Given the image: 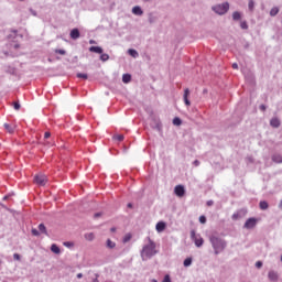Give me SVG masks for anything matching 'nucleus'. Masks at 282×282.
Wrapping results in <instances>:
<instances>
[{
	"label": "nucleus",
	"mask_w": 282,
	"mask_h": 282,
	"mask_svg": "<svg viewBox=\"0 0 282 282\" xmlns=\"http://www.w3.org/2000/svg\"><path fill=\"white\" fill-rule=\"evenodd\" d=\"M268 208H269L268 202L261 200L260 202V209L261 210H268Z\"/></svg>",
	"instance_id": "nucleus-28"
},
{
	"label": "nucleus",
	"mask_w": 282,
	"mask_h": 282,
	"mask_svg": "<svg viewBox=\"0 0 282 282\" xmlns=\"http://www.w3.org/2000/svg\"><path fill=\"white\" fill-rule=\"evenodd\" d=\"M89 52H93L95 54H102L104 50L100 46H90Z\"/></svg>",
	"instance_id": "nucleus-16"
},
{
	"label": "nucleus",
	"mask_w": 282,
	"mask_h": 282,
	"mask_svg": "<svg viewBox=\"0 0 282 282\" xmlns=\"http://www.w3.org/2000/svg\"><path fill=\"white\" fill-rule=\"evenodd\" d=\"M70 39H73V41L80 39V31H78V29H73L70 31Z\"/></svg>",
	"instance_id": "nucleus-14"
},
{
	"label": "nucleus",
	"mask_w": 282,
	"mask_h": 282,
	"mask_svg": "<svg viewBox=\"0 0 282 282\" xmlns=\"http://www.w3.org/2000/svg\"><path fill=\"white\" fill-rule=\"evenodd\" d=\"M108 59H109V54H107V53H101V55H100V61H102V63H107Z\"/></svg>",
	"instance_id": "nucleus-30"
},
{
	"label": "nucleus",
	"mask_w": 282,
	"mask_h": 282,
	"mask_svg": "<svg viewBox=\"0 0 282 282\" xmlns=\"http://www.w3.org/2000/svg\"><path fill=\"white\" fill-rule=\"evenodd\" d=\"M128 54L129 56H132V58H138V56H140V54L138 53V51L133 50V48H129L128 50Z\"/></svg>",
	"instance_id": "nucleus-19"
},
{
	"label": "nucleus",
	"mask_w": 282,
	"mask_h": 282,
	"mask_svg": "<svg viewBox=\"0 0 282 282\" xmlns=\"http://www.w3.org/2000/svg\"><path fill=\"white\" fill-rule=\"evenodd\" d=\"M17 34H19V31H17V30H11V33L7 36V39H8L9 41H12V40L17 39Z\"/></svg>",
	"instance_id": "nucleus-18"
},
{
	"label": "nucleus",
	"mask_w": 282,
	"mask_h": 282,
	"mask_svg": "<svg viewBox=\"0 0 282 282\" xmlns=\"http://www.w3.org/2000/svg\"><path fill=\"white\" fill-rule=\"evenodd\" d=\"M132 14H135V17H142L144 14V11H142V8L140 6H135L132 8Z\"/></svg>",
	"instance_id": "nucleus-12"
},
{
	"label": "nucleus",
	"mask_w": 282,
	"mask_h": 282,
	"mask_svg": "<svg viewBox=\"0 0 282 282\" xmlns=\"http://www.w3.org/2000/svg\"><path fill=\"white\" fill-rule=\"evenodd\" d=\"M215 203L213 200L207 202V206H213Z\"/></svg>",
	"instance_id": "nucleus-50"
},
{
	"label": "nucleus",
	"mask_w": 282,
	"mask_h": 282,
	"mask_svg": "<svg viewBox=\"0 0 282 282\" xmlns=\"http://www.w3.org/2000/svg\"><path fill=\"white\" fill-rule=\"evenodd\" d=\"M39 230L42 232V235H47V228H45L44 224L39 225Z\"/></svg>",
	"instance_id": "nucleus-29"
},
{
	"label": "nucleus",
	"mask_w": 282,
	"mask_h": 282,
	"mask_svg": "<svg viewBox=\"0 0 282 282\" xmlns=\"http://www.w3.org/2000/svg\"><path fill=\"white\" fill-rule=\"evenodd\" d=\"M115 138H116V140H118L119 142H122V140H124V135H122V134H117Z\"/></svg>",
	"instance_id": "nucleus-36"
},
{
	"label": "nucleus",
	"mask_w": 282,
	"mask_h": 282,
	"mask_svg": "<svg viewBox=\"0 0 282 282\" xmlns=\"http://www.w3.org/2000/svg\"><path fill=\"white\" fill-rule=\"evenodd\" d=\"M248 8H249L250 12H252L254 10V0H249Z\"/></svg>",
	"instance_id": "nucleus-32"
},
{
	"label": "nucleus",
	"mask_w": 282,
	"mask_h": 282,
	"mask_svg": "<svg viewBox=\"0 0 282 282\" xmlns=\"http://www.w3.org/2000/svg\"><path fill=\"white\" fill-rule=\"evenodd\" d=\"M191 239H193V241L195 242L196 248H202V246H204V238H202L200 236L197 237L195 230L191 231Z\"/></svg>",
	"instance_id": "nucleus-4"
},
{
	"label": "nucleus",
	"mask_w": 282,
	"mask_h": 282,
	"mask_svg": "<svg viewBox=\"0 0 282 282\" xmlns=\"http://www.w3.org/2000/svg\"><path fill=\"white\" fill-rule=\"evenodd\" d=\"M279 14V8L278 7H273L270 10V17H276Z\"/></svg>",
	"instance_id": "nucleus-27"
},
{
	"label": "nucleus",
	"mask_w": 282,
	"mask_h": 282,
	"mask_svg": "<svg viewBox=\"0 0 282 282\" xmlns=\"http://www.w3.org/2000/svg\"><path fill=\"white\" fill-rule=\"evenodd\" d=\"M51 251L54 253V254H58L61 252V248H58L55 243H53L51 246Z\"/></svg>",
	"instance_id": "nucleus-23"
},
{
	"label": "nucleus",
	"mask_w": 282,
	"mask_h": 282,
	"mask_svg": "<svg viewBox=\"0 0 282 282\" xmlns=\"http://www.w3.org/2000/svg\"><path fill=\"white\" fill-rule=\"evenodd\" d=\"M173 124L175 127H180L182 124V119H180V117H176L173 119Z\"/></svg>",
	"instance_id": "nucleus-31"
},
{
	"label": "nucleus",
	"mask_w": 282,
	"mask_h": 282,
	"mask_svg": "<svg viewBox=\"0 0 282 282\" xmlns=\"http://www.w3.org/2000/svg\"><path fill=\"white\" fill-rule=\"evenodd\" d=\"M209 242L214 249V254H221V252H224L228 246L226 240L217 236H210Z\"/></svg>",
	"instance_id": "nucleus-2"
},
{
	"label": "nucleus",
	"mask_w": 282,
	"mask_h": 282,
	"mask_svg": "<svg viewBox=\"0 0 282 282\" xmlns=\"http://www.w3.org/2000/svg\"><path fill=\"white\" fill-rule=\"evenodd\" d=\"M122 83H126V84L131 83V75L123 74L122 75Z\"/></svg>",
	"instance_id": "nucleus-24"
},
{
	"label": "nucleus",
	"mask_w": 282,
	"mask_h": 282,
	"mask_svg": "<svg viewBox=\"0 0 282 282\" xmlns=\"http://www.w3.org/2000/svg\"><path fill=\"white\" fill-rule=\"evenodd\" d=\"M30 12H31V14H32L33 17H36V11H35V10L30 9Z\"/></svg>",
	"instance_id": "nucleus-48"
},
{
	"label": "nucleus",
	"mask_w": 282,
	"mask_h": 282,
	"mask_svg": "<svg viewBox=\"0 0 282 282\" xmlns=\"http://www.w3.org/2000/svg\"><path fill=\"white\" fill-rule=\"evenodd\" d=\"M77 279H83V273H78Z\"/></svg>",
	"instance_id": "nucleus-53"
},
{
	"label": "nucleus",
	"mask_w": 282,
	"mask_h": 282,
	"mask_svg": "<svg viewBox=\"0 0 282 282\" xmlns=\"http://www.w3.org/2000/svg\"><path fill=\"white\" fill-rule=\"evenodd\" d=\"M213 12H215L216 14H219L220 17L226 14V12H228V10H230V4L228 2H224L220 4H215L214 7H212Z\"/></svg>",
	"instance_id": "nucleus-3"
},
{
	"label": "nucleus",
	"mask_w": 282,
	"mask_h": 282,
	"mask_svg": "<svg viewBox=\"0 0 282 282\" xmlns=\"http://www.w3.org/2000/svg\"><path fill=\"white\" fill-rule=\"evenodd\" d=\"M64 246H65V248H74V242L65 241Z\"/></svg>",
	"instance_id": "nucleus-35"
},
{
	"label": "nucleus",
	"mask_w": 282,
	"mask_h": 282,
	"mask_svg": "<svg viewBox=\"0 0 282 282\" xmlns=\"http://www.w3.org/2000/svg\"><path fill=\"white\" fill-rule=\"evenodd\" d=\"M265 109H268V107H265V105H260V111H265Z\"/></svg>",
	"instance_id": "nucleus-45"
},
{
	"label": "nucleus",
	"mask_w": 282,
	"mask_h": 282,
	"mask_svg": "<svg viewBox=\"0 0 282 282\" xmlns=\"http://www.w3.org/2000/svg\"><path fill=\"white\" fill-rule=\"evenodd\" d=\"M272 162H275V164H282V155L281 154H273L272 155Z\"/></svg>",
	"instance_id": "nucleus-17"
},
{
	"label": "nucleus",
	"mask_w": 282,
	"mask_h": 282,
	"mask_svg": "<svg viewBox=\"0 0 282 282\" xmlns=\"http://www.w3.org/2000/svg\"><path fill=\"white\" fill-rule=\"evenodd\" d=\"M246 217V209H239L238 212L234 213L231 219L237 221L239 219H243Z\"/></svg>",
	"instance_id": "nucleus-8"
},
{
	"label": "nucleus",
	"mask_w": 282,
	"mask_h": 282,
	"mask_svg": "<svg viewBox=\"0 0 282 282\" xmlns=\"http://www.w3.org/2000/svg\"><path fill=\"white\" fill-rule=\"evenodd\" d=\"M56 54H61L62 56H65V50H56Z\"/></svg>",
	"instance_id": "nucleus-43"
},
{
	"label": "nucleus",
	"mask_w": 282,
	"mask_h": 282,
	"mask_svg": "<svg viewBox=\"0 0 282 282\" xmlns=\"http://www.w3.org/2000/svg\"><path fill=\"white\" fill-rule=\"evenodd\" d=\"M155 228L158 232H164V230L166 229V223L160 221L156 224Z\"/></svg>",
	"instance_id": "nucleus-15"
},
{
	"label": "nucleus",
	"mask_w": 282,
	"mask_h": 282,
	"mask_svg": "<svg viewBox=\"0 0 282 282\" xmlns=\"http://www.w3.org/2000/svg\"><path fill=\"white\" fill-rule=\"evenodd\" d=\"M106 246L107 248H109L110 250H112V248H116V242H113L111 239H108L106 241Z\"/></svg>",
	"instance_id": "nucleus-26"
},
{
	"label": "nucleus",
	"mask_w": 282,
	"mask_h": 282,
	"mask_svg": "<svg viewBox=\"0 0 282 282\" xmlns=\"http://www.w3.org/2000/svg\"><path fill=\"white\" fill-rule=\"evenodd\" d=\"M159 19H160V15L155 12H151L148 15L149 23H158Z\"/></svg>",
	"instance_id": "nucleus-10"
},
{
	"label": "nucleus",
	"mask_w": 282,
	"mask_h": 282,
	"mask_svg": "<svg viewBox=\"0 0 282 282\" xmlns=\"http://www.w3.org/2000/svg\"><path fill=\"white\" fill-rule=\"evenodd\" d=\"M110 232H116V227H112V228L110 229Z\"/></svg>",
	"instance_id": "nucleus-56"
},
{
	"label": "nucleus",
	"mask_w": 282,
	"mask_h": 282,
	"mask_svg": "<svg viewBox=\"0 0 282 282\" xmlns=\"http://www.w3.org/2000/svg\"><path fill=\"white\" fill-rule=\"evenodd\" d=\"M34 182L37 186H45V184H47V176H45V174L35 175Z\"/></svg>",
	"instance_id": "nucleus-5"
},
{
	"label": "nucleus",
	"mask_w": 282,
	"mask_h": 282,
	"mask_svg": "<svg viewBox=\"0 0 282 282\" xmlns=\"http://www.w3.org/2000/svg\"><path fill=\"white\" fill-rule=\"evenodd\" d=\"M51 135H52V133H50V132H45V133H44V138H45V140H47V138H51Z\"/></svg>",
	"instance_id": "nucleus-46"
},
{
	"label": "nucleus",
	"mask_w": 282,
	"mask_h": 282,
	"mask_svg": "<svg viewBox=\"0 0 282 282\" xmlns=\"http://www.w3.org/2000/svg\"><path fill=\"white\" fill-rule=\"evenodd\" d=\"M257 227V218H249L246 220L243 228L246 230H252V228Z\"/></svg>",
	"instance_id": "nucleus-6"
},
{
	"label": "nucleus",
	"mask_w": 282,
	"mask_h": 282,
	"mask_svg": "<svg viewBox=\"0 0 282 282\" xmlns=\"http://www.w3.org/2000/svg\"><path fill=\"white\" fill-rule=\"evenodd\" d=\"M174 193L177 197H184V195H186V188H184V185H176Z\"/></svg>",
	"instance_id": "nucleus-7"
},
{
	"label": "nucleus",
	"mask_w": 282,
	"mask_h": 282,
	"mask_svg": "<svg viewBox=\"0 0 282 282\" xmlns=\"http://www.w3.org/2000/svg\"><path fill=\"white\" fill-rule=\"evenodd\" d=\"M240 28H241L242 30H248V23L241 22V23H240Z\"/></svg>",
	"instance_id": "nucleus-38"
},
{
	"label": "nucleus",
	"mask_w": 282,
	"mask_h": 282,
	"mask_svg": "<svg viewBox=\"0 0 282 282\" xmlns=\"http://www.w3.org/2000/svg\"><path fill=\"white\" fill-rule=\"evenodd\" d=\"M189 94H191V90L188 88H186L184 90V95H183V100H184L186 107H191V100H188Z\"/></svg>",
	"instance_id": "nucleus-11"
},
{
	"label": "nucleus",
	"mask_w": 282,
	"mask_h": 282,
	"mask_svg": "<svg viewBox=\"0 0 282 282\" xmlns=\"http://www.w3.org/2000/svg\"><path fill=\"white\" fill-rule=\"evenodd\" d=\"M84 237H85L86 241H94V239H96V236L94 235V232L85 234Z\"/></svg>",
	"instance_id": "nucleus-20"
},
{
	"label": "nucleus",
	"mask_w": 282,
	"mask_h": 282,
	"mask_svg": "<svg viewBox=\"0 0 282 282\" xmlns=\"http://www.w3.org/2000/svg\"><path fill=\"white\" fill-rule=\"evenodd\" d=\"M270 124L271 127H273L274 129H279L281 127V120H279V118L274 117L270 120Z\"/></svg>",
	"instance_id": "nucleus-13"
},
{
	"label": "nucleus",
	"mask_w": 282,
	"mask_h": 282,
	"mask_svg": "<svg viewBox=\"0 0 282 282\" xmlns=\"http://www.w3.org/2000/svg\"><path fill=\"white\" fill-rule=\"evenodd\" d=\"M232 68H234V69H239V65H238L237 63H234V64H232Z\"/></svg>",
	"instance_id": "nucleus-49"
},
{
	"label": "nucleus",
	"mask_w": 282,
	"mask_h": 282,
	"mask_svg": "<svg viewBox=\"0 0 282 282\" xmlns=\"http://www.w3.org/2000/svg\"><path fill=\"white\" fill-rule=\"evenodd\" d=\"M162 282H172V281H171V275H169V274L164 275Z\"/></svg>",
	"instance_id": "nucleus-37"
},
{
	"label": "nucleus",
	"mask_w": 282,
	"mask_h": 282,
	"mask_svg": "<svg viewBox=\"0 0 282 282\" xmlns=\"http://www.w3.org/2000/svg\"><path fill=\"white\" fill-rule=\"evenodd\" d=\"M203 93H204V94H208V90H207V89H204Z\"/></svg>",
	"instance_id": "nucleus-57"
},
{
	"label": "nucleus",
	"mask_w": 282,
	"mask_h": 282,
	"mask_svg": "<svg viewBox=\"0 0 282 282\" xmlns=\"http://www.w3.org/2000/svg\"><path fill=\"white\" fill-rule=\"evenodd\" d=\"M89 43H90V45H94L96 43V41L90 40Z\"/></svg>",
	"instance_id": "nucleus-54"
},
{
	"label": "nucleus",
	"mask_w": 282,
	"mask_h": 282,
	"mask_svg": "<svg viewBox=\"0 0 282 282\" xmlns=\"http://www.w3.org/2000/svg\"><path fill=\"white\" fill-rule=\"evenodd\" d=\"M98 217H102V213H96L95 214V219H98Z\"/></svg>",
	"instance_id": "nucleus-47"
},
{
	"label": "nucleus",
	"mask_w": 282,
	"mask_h": 282,
	"mask_svg": "<svg viewBox=\"0 0 282 282\" xmlns=\"http://www.w3.org/2000/svg\"><path fill=\"white\" fill-rule=\"evenodd\" d=\"M32 235H33L34 237H39V236L41 235V232H39L37 229H32Z\"/></svg>",
	"instance_id": "nucleus-39"
},
{
	"label": "nucleus",
	"mask_w": 282,
	"mask_h": 282,
	"mask_svg": "<svg viewBox=\"0 0 282 282\" xmlns=\"http://www.w3.org/2000/svg\"><path fill=\"white\" fill-rule=\"evenodd\" d=\"M6 131H8V133H14V128L12 126H10L9 123H4L3 124Z\"/></svg>",
	"instance_id": "nucleus-25"
},
{
	"label": "nucleus",
	"mask_w": 282,
	"mask_h": 282,
	"mask_svg": "<svg viewBox=\"0 0 282 282\" xmlns=\"http://www.w3.org/2000/svg\"><path fill=\"white\" fill-rule=\"evenodd\" d=\"M256 268H258V269L263 268V262L257 261L256 262Z\"/></svg>",
	"instance_id": "nucleus-42"
},
{
	"label": "nucleus",
	"mask_w": 282,
	"mask_h": 282,
	"mask_svg": "<svg viewBox=\"0 0 282 282\" xmlns=\"http://www.w3.org/2000/svg\"><path fill=\"white\" fill-rule=\"evenodd\" d=\"M15 48H19V44H15Z\"/></svg>",
	"instance_id": "nucleus-58"
},
{
	"label": "nucleus",
	"mask_w": 282,
	"mask_h": 282,
	"mask_svg": "<svg viewBox=\"0 0 282 282\" xmlns=\"http://www.w3.org/2000/svg\"><path fill=\"white\" fill-rule=\"evenodd\" d=\"M128 208H133V204L129 203Z\"/></svg>",
	"instance_id": "nucleus-55"
},
{
	"label": "nucleus",
	"mask_w": 282,
	"mask_h": 282,
	"mask_svg": "<svg viewBox=\"0 0 282 282\" xmlns=\"http://www.w3.org/2000/svg\"><path fill=\"white\" fill-rule=\"evenodd\" d=\"M77 78H83L84 80H87V74L78 73Z\"/></svg>",
	"instance_id": "nucleus-34"
},
{
	"label": "nucleus",
	"mask_w": 282,
	"mask_h": 282,
	"mask_svg": "<svg viewBox=\"0 0 282 282\" xmlns=\"http://www.w3.org/2000/svg\"><path fill=\"white\" fill-rule=\"evenodd\" d=\"M13 259H14L15 261H21V256H20L19 253H14V254H13Z\"/></svg>",
	"instance_id": "nucleus-41"
},
{
	"label": "nucleus",
	"mask_w": 282,
	"mask_h": 282,
	"mask_svg": "<svg viewBox=\"0 0 282 282\" xmlns=\"http://www.w3.org/2000/svg\"><path fill=\"white\" fill-rule=\"evenodd\" d=\"M129 241H131V235H128L123 238V243H127Z\"/></svg>",
	"instance_id": "nucleus-40"
},
{
	"label": "nucleus",
	"mask_w": 282,
	"mask_h": 282,
	"mask_svg": "<svg viewBox=\"0 0 282 282\" xmlns=\"http://www.w3.org/2000/svg\"><path fill=\"white\" fill-rule=\"evenodd\" d=\"M268 279L269 281L271 282H276L279 281V272L274 271V270H271L268 272Z\"/></svg>",
	"instance_id": "nucleus-9"
},
{
	"label": "nucleus",
	"mask_w": 282,
	"mask_h": 282,
	"mask_svg": "<svg viewBox=\"0 0 282 282\" xmlns=\"http://www.w3.org/2000/svg\"><path fill=\"white\" fill-rule=\"evenodd\" d=\"M194 166H199V161L195 160L194 161Z\"/></svg>",
	"instance_id": "nucleus-51"
},
{
	"label": "nucleus",
	"mask_w": 282,
	"mask_h": 282,
	"mask_svg": "<svg viewBox=\"0 0 282 282\" xmlns=\"http://www.w3.org/2000/svg\"><path fill=\"white\" fill-rule=\"evenodd\" d=\"M183 265L185 268H191V265H193V258H186L183 262Z\"/></svg>",
	"instance_id": "nucleus-21"
},
{
	"label": "nucleus",
	"mask_w": 282,
	"mask_h": 282,
	"mask_svg": "<svg viewBox=\"0 0 282 282\" xmlns=\"http://www.w3.org/2000/svg\"><path fill=\"white\" fill-rule=\"evenodd\" d=\"M159 252L160 250H158V245L155 241L148 237L140 251V257L142 261H149L150 259H153V257H155V254Z\"/></svg>",
	"instance_id": "nucleus-1"
},
{
	"label": "nucleus",
	"mask_w": 282,
	"mask_h": 282,
	"mask_svg": "<svg viewBox=\"0 0 282 282\" xmlns=\"http://www.w3.org/2000/svg\"><path fill=\"white\" fill-rule=\"evenodd\" d=\"M199 221L200 224H206V216H200Z\"/></svg>",
	"instance_id": "nucleus-44"
},
{
	"label": "nucleus",
	"mask_w": 282,
	"mask_h": 282,
	"mask_svg": "<svg viewBox=\"0 0 282 282\" xmlns=\"http://www.w3.org/2000/svg\"><path fill=\"white\" fill-rule=\"evenodd\" d=\"M13 109H15V111H19V109H21V104H19V101L13 102Z\"/></svg>",
	"instance_id": "nucleus-33"
},
{
	"label": "nucleus",
	"mask_w": 282,
	"mask_h": 282,
	"mask_svg": "<svg viewBox=\"0 0 282 282\" xmlns=\"http://www.w3.org/2000/svg\"><path fill=\"white\" fill-rule=\"evenodd\" d=\"M4 199H8V196H4Z\"/></svg>",
	"instance_id": "nucleus-59"
},
{
	"label": "nucleus",
	"mask_w": 282,
	"mask_h": 282,
	"mask_svg": "<svg viewBox=\"0 0 282 282\" xmlns=\"http://www.w3.org/2000/svg\"><path fill=\"white\" fill-rule=\"evenodd\" d=\"M95 276H96V278L93 279V282H99V281H98V274H95Z\"/></svg>",
	"instance_id": "nucleus-52"
},
{
	"label": "nucleus",
	"mask_w": 282,
	"mask_h": 282,
	"mask_svg": "<svg viewBox=\"0 0 282 282\" xmlns=\"http://www.w3.org/2000/svg\"><path fill=\"white\" fill-rule=\"evenodd\" d=\"M232 20H234V21H241V12L235 11V12L232 13Z\"/></svg>",
	"instance_id": "nucleus-22"
},
{
	"label": "nucleus",
	"mask_w": 282,
	"mask_h": 282,
	"mask_svg": "<svg viewBox=\"0 0 282 282\" xmlns=\"http://www.w3.org/2000/svg\"><path fill=\"white\" fill-rule=\"evenodd\" d=\"M143 1H150V0H143Z\"/></svg>",
	"instance_id": "nucleus-60"
}]
</instances>
